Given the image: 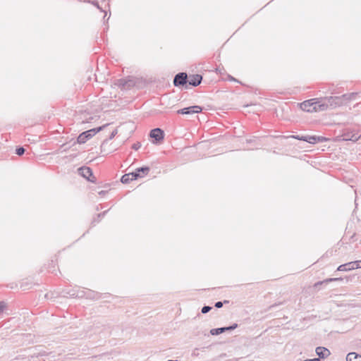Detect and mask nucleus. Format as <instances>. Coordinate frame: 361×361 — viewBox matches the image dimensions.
<instances>
[{
  "mask_svg": "<svg viewBox=\"0 0 361 361\" xmlns=\"http://www.w3.org/2000/svg\"><path fill=\"white\" fill-rule=\"evenodd\" d=\"M357 96V93L352 92L349 94H344L341 96L335 97H321V105L322 108H319V110L325 111L329 108L334 109L338 106H341L346 104L349 101L355 99Z\"/></svg>",
  "mask_w": 361,
  "mask_h": 361,
  "instance_id": "obj_1",
  "label": "nucleus"
},
{
  "mask_svg": "<svg viewBox=\"0 0 361 361\" xmlns=\"http://www.w3.org/2000/svg\"><path fill=\"white\" fill-rule=\"evenodd\" d=\"M321 102V98H314L304 101L299 105L302 111L307 112L322 111V110L319 109V108H322L320 106Z\"/></svg>",
  "mask_w": 361,
  "mask_h": 361,
  "instance_id": "obj_2",
  "label": "nucleus"
},
{
  "mask_svg": "<svg viewBox=\"0 0 361 361\" xmlns=\"http://www.w3.org/2000/svg\"><path fill=\"white\" fill-rule=\"evenodd\" d=\"M105 127L106 125L98 128H92L82 133L81 134L79 135V136L77 138L78 142L80 144L85 143L89 139L92 137L94 135L101 131Z\"/></svg>",
  "mask_w": 361,
  "mask_h": 361,
  "instance_id": "obj_3",
  "label": "nucleus"
},
{
  "mask_svg": "<svg viewBox=\"0 0 361 361\" xmlns=\"http://www.w3.org/2000/svg\"><path fill=\"white\" fill-rule=\"evenodd\" d=\"M71 298H86L91 299H96V293L91 290H78L77 291L73 290L72 293H68Z\"/></svg>",
  "mask_w": 361,
  "mask_h": 361,
  "instance_id": "obj_4",
  "label": "nucleus"
},
{
  "mask_svg": "<svg viewBox=\"0 0 361 361\" xmlns=\"http://www.w3.org/2000/svg\"><path fill=\"white\" fill-rule=\"evenodd\" d=\"M294 138L299 140H303L310 144H315L318 142H322L324 140V137H320V136H315V135H307V136H294Z\"/></svg>",
  "mask_w": 361,
  "mask_h": 361,
  "instance_id": "obj_5",
  "label": "nucleus"
},
{
  "mask_svg": "<svg viewBox=\"0 0 361 361\" xmlns=\"http://www.w3.org/2000/svg\"><path fill=\"white\" fill-rule=\"evenodd\" d=\"M188 84V75L185 73H179L174 77L173 85L176 87Z\"/></svg>",
  "mask_w": 361,
  "mask_h": 361,
  "instance_id": "obj_6",
  "label": "nucleus"
},
{
  "mask_svg": "<svg viewBox=\"0 0 361 361\" xmlns=\"http://www.w3.org/2000/svg\"><path fill=\"white\" fill-rule=\"evenodd\" d=\"M202 108L200 106H192L178 110L177 113L179 114H192L200 113Z\"/></svg>",
  "mask_w": 361,
  "mask_h": 361,
  "instance_id": "obj_7",
  "label": "nucleus"
},
{
  "mask_svg": "<svg viewBox=\"0 0 361 361\" xmlns=\"http://www.w3.org/2000/svg\"><path fill=\"white\" fill-rule=\"evenodd\" d=\"M164 131L160 128H154L150 131L149 135L154 138L156 142H159L164 139Z\"/></svg>",
  "mask_w": 361,
  "mask_h": 361,
  "instance_id": "obj_8",
  "label": "nucleus"
},
{
  "mask_svg": "<svg viewBox=\"0 0 361 361\" xmlns=\"http://www.w3.org/2000/svg\"><path fill=\"white\" fill-rule=\"evenodd\" d=\"M343 140H350L353 142H356L360 139L361 135H359L358 133L353 132H346L343 134Z\"/></svg>",
  "mask_w": 361,
  "mask_h": 361,
  "instance_id": "obj_9",
  "label": "nucleus"
},
{
  "mask_svg": "<svg viewBox=\"0 0 361 361\" xmlns=\"http://www.w3.org/2000/svg\"><path fill=\"white\" fill-rule=\"evenodd\" d=\"M78 172L80 175H81L85 178L87 179L90 181H92L90 179V177L92 176V172L90 167L82 166L78 169Z\"/></svg>",
  "mask_w": 361,
  "mask_h": 361,
  "instance_id": "obj_10",
  "label": "nucleus"
},
{
  "mask_svg": "<svg viewBox=\"0 0 361 361\" xmlns=\"http://www.w3.org/2000/svg\"><path fill=\"white\" fill-rule=\"evenodd\" d=\"M202 80V75L199 74L193 75L190 76L189 79H188V84L192 87H197L201 83Z\"/></svg>",
  "mask_w": 361,
  "mask_h": 361,
  "instance_id": "obj_11",
  "label": "nucleus"
},
{
  "mask_svg": "<svg viewBox=\"0 0 361 361\" xmlns=\"http://www.w3.org/2000/svg\"><path fill=\"white\" fill-rule=\"evenodd\" d=\"M317 355L319 356V358H326L328 357L331 353L329 349L324 347H317L315 350Z\"/></svg>",
  "mask_w": 361,
  "mask_h": 361,
  "instance_id": "obj_12",
  "label": "nucleus"
},
{
  "mask_svg": "<svg viewBox=\"0 0 361 361\" xmlns=\"http://www.w3.org/2000/svg\"><path fill=\"white\" fill-rule=\"evenodd\" d=\"M351 270H354L353 269V264H352L351 262L341 264V265L338 266L337 268V271H351Z\"/></svg>",
  "mask_w": 361,
  "mask_h": 361,
  "instance_id": "obj_13",
  "label": "nucleus"
},
{
  "mask_svg": "<svg viewBox=\"0 0 361 361\" xmlns=\"http://www.w3.org/2000/svg\"><path fill=\"white\" fill-rule=\"evenodd\" d=\"M346 361H361V355L356 353H349L346 356Z\"/></svg>",
  "mask_w": 361,
  "mask_h": 361,
  "instance_id": "obj_14",
  "label": "nucleus"
},
{
  "mask_svg": "<svg viewBox=\"0 0 361 361\" xmlns=\"http://www.w3.org/2000/svg\"><path fill=\"white\" fill-rule=\"evenodd\" d=\"M343 279L342 278H329V279H326L322 281H319L317 283H315V286H317L319 285H321L322 283H328L329 282H333V281H342Z\"/></svg>",
  "mask_w": 361,
  "mask_h": 361,
  "instance_id": "obj_15",
  "label": "nucleus"
},
{
  "mask_svg": "<svg viewBox=\"0 0 361 361\" xmlns=\"http://www.w3.org/2000/svg\"><path fill=\"white\" fill-rule=\"evenodd\" d=\"M224 329L223 327H221V328H216V329H212L210 330V334L212 335V336H216V335H219L220 334H222L224 333Z\"/></svg>",
  "mask_w": 361,
  "mask_h": 361,
  "instance_id": "obj_16",
  "label": "nucleus"
},
{
  "mask_svg": "<svg viewBox=\"0 0 361 361\" xmlns=\"http://www.w3.org/2000/svg\"><path fill=\"white\" fill-rule=\"evenodd\" d=\"M123 183H128L130 181L133 180L130 178V173L123 175L121 179Z\"/></svg>",
  "mask_w": 361,
  "mask_h": 361,
  "instance_id": "obj_17",
  "label": "nucleus"
},
{
  "mask_svg": "<svg viewBox=\"0 0 361 361\" xmlns=\"http://www.w3.org/2000/svg\"><path fill=\"white\" fill-rule=\"evenodd\" d=\"M137 172H139L140 173H142V176H144L145 175H147L149 171V168L147 167V166H144V167H140V168H138L137 169Z\"/></svg>",
  "mask_w": 361,
  "mask_h": 361,
  "instance_id": "obj_18",
  "label": "nucleus"
},
{
  "mask_svg": "<svg viewBox=\"0 0 361 361\" xmlns=\"http://www.w3.org/2000/svg\"><path fill=\"white\" fill-rule=\"evenodd\" d=\"M130 173V178L133 180H136L138 177H142V176H141V174L139 172H137V169L135 172Z\"/></svg>",
  "mask_w": 361,
  "mask_h": 361,
  "instance_id": "obj_19",
  "label": "nucleus"
},
{
  "mask_svg": "<svg viewBox=\"0 0 361 361\" xmlns=\"http://www.w3.org/2000/svg\"><path fill=\"white\" fill-rule=\"evenodd\" d=\"M237 327H238V324H233L231 326H226V327H223V329H224V331L225 332V331H227L233 330V329H236Z\"/></svg>",
  "mask_w": 361,
  "mask_h": 361,
  "instance_id": "obj_20",
  "label": "nucleus"
},
{
  "mask_svg": "<svg viewBox=\"0 0 361 361\" xmlns=\"http://www.w3.org/2000/svg\"><path fill=\"white\" fill-rule=\"evenodd\" d=\"M353 264V269L361 268V260L351 262Z\"/></svg>",
  "mask_w": 361,
  "mask_h": 361,
  "instance_id": "obj_21",
  "label": "nucleus"
},
{
  "mask_svg": "<svg viewBox=\"0 0 361 361\" xmlns=\"http://www.w3.org/2000/svg\"><path fill=\"white\" fill-rule=\"evenodd\" d=\"M211 310H212V307H210V306H204L202 308L201 312H202V314H206V313L209 312Z\"/></svg>",
  "mask_w": 361,
  "mask_h": 361,
  "instance_id": "obj_22",
  "label": "nucleus"
},
{
  "mask_svg": "<svg viewBox=\"0 0 361 361\" xmlns=\"http://www.w3.org/2000/svg\"><path fill=\"white\" fill-rule=\"evenodd\" d=\"M16 154L18 155L21 156V155H23L24 154L25 149L23 147H18V148L16 149Z\"/></svg>",
  "mask_w": 361,
  "mask_h": 361,
  "instance_id": "obj_23",
  "label": "nucleus"
},
{
  "mask_svg": "<svg viewBox=\"0 0 361 361\" xmlns=\"http://www.w3.org/2000/svg\"><path fill=\"white\" fill-rule=\"evenodd\" d=\"M224 303H225V304H226V303H228V300H224V302H221V301L216 302L215 303V305H214V306H215L216 308H221V307L223 306V304H224Z\"/></svg>",
  "mask_w": 361,
  "mask_h": 361,
  "instance_id": "obj_24",
  "label": "nucleus"
},
{
  "mask_svg": "<svg viewBox=\"0 0 361 361\" xmlns=\"http://www.w3.org/2000/svg\"><path fill=\"white\" fill-rule=\"evenodd\" d=\"M141 145L140 143L137 142V143H135L133 145V148L135 149V150H137L140 147Z\"/></svg>",
  "mask_w": 361,
  "mask_h": 361,
  "instance_id": "obj_25",
  "label": "nucleus"
},
{
  "mask_svg": "<svg viewBox=\"0 0 361 361\" xmlns=\"http://www.w3.org/2000/svg\"><path fill=\"white\" fill-rule=\"evenodd\" d=\"M5 305L4 302H0V314L3 312Z\"/></svg>",
  "mask_w": 361,
  "mask_h": 361,
  "instance_id": "obj_26",
  "label": "nucleus"
},
{
  "mask_svg": "<svg viewBox=\"0 0 361 361\" xmlns=\"http://www.w3.org/2000/svg\"><path fill=\"white\" fill-rule=\"evenodd\" d=\"M116 134H117V130H114L111 133V135H110L109 138H110V139L114 138Z\"/></svg>",
  "mask_w": 361,
  "mask_h": 361,
  "instance_id": "obj_27",
  "label": "nucleus"
},
{
  "mask_svg": "<svg viewBox=\"0 0 361 361\" xmlns=\"http://www.w3.org/2000/svg\"><path fill=\"white\" fill-rule=\"evenodd\" d=\"M92 4L94 6H96L97 8H99V9L102 10V9L100 8V7H99V3H98L97 1H92Z\"/></svg>",
  "mask_w": 361,
  "mask_h": 361,
  "instance_id": "obj_28",
  "label": "nucleus"
},
{
  "mask_svg": "<svg viewBox=\"0 0 361 361\" xmlns=\"http://www.w3.org/2000/svg\"><path fill=\"white\" fill-rule=\"evenodd\" d=\"M303 361H321L319 358L307 359Z\"/></svg>",
  "mask_w": 361,
  "mask_h": 361,
  "instance_id": "obj_29",
  "label": "nucleus"
},
{
  "mask_svg": "<svg viewBox=\"0 0 361 361\" xmlns=\"http://www.w3.org/2000/svg\"><path fill=\"white\" fill-rule=\"evenodd\" d=\"M228 80H231V81H235V82H238L235 78H233V76H231V75H228Z\"/></svg>",
  "mask_w": 361,
  "mask_h": 361,
  "instance_id": "obj_30",
  "label": "nucleus"
},
{
  "mask_svg": "<svg viewBox=\"0 0 361 361\" xmlns=\"http://www.w3.org/2000/svg\"><path fill=\"white\" fill-rule=\"evenodd\" d=\"M106 213V212H104L103 213L99 214L98 217L99 218L101 216H104Z\"/></svg>",
  "mask_w": 361,
  "mask_h": 361,
  "instance_id": "obj_31",
  "label": "nucleus"
},
{
  "mask_svg": "<svg viewBox=\"0 0 361 361\" xmlns=\"http://www.w3.org/2000/svg\"><path fill=\"white\" fill-rule=\"evenodd\" d=\"M192 355H197V353L193 352V353H192Z\"/></svg>",
  "mask_w": 361,
  "mask_h": 361,
  "instance_id": "obj_32",
  "label": "nucleus"
},
{
  "mask_svg": "<svg viewBox=\"0 0 361 361\" xmlns=\"http://www.w3.org/2000/svg\"><path fill=\"white\" fill-rule=\"evenodd\" d=\"M192 355H197V353L193 352V353H192Z\"/></svg>",
  "mask_w": 361,
  "mask_h": 361,
  "instance_id": "obj_33",
  "label": "nucleus"
},
{
  "mask_svg": "<svg viewBox=\"0 0 361 361\" xmlns=\"http://www.w3.org/2000/svg\"><path fill=\"white\" fill-rule=\"evenodd\" d=\"M168 361H178V360H169Z\"/></svg>",
  "mask_w": 361,
  "mask_h": 361,
  "instance_id": "obj_34",
  "label": "nucleus"
}]
</instances>
